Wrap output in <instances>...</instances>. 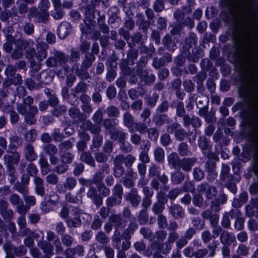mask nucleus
<instances>
[{
	"instance_id": "62",
	"label": "nucleus",
	"mask_w": 258,
	"mask_h": 258,
	"mask_svg": "<svg viewBox=\"0 0 258 258\" xmlns=\"http://www.w3.org/2000/svg\"><path fill=\"white\" fill-rule=\"evenodd\" d=\"M154 10L156 12H160L163 11L164 9V4L162 0H157L154 6Z\"/></svg>"
},
{
	"instance_id": "3",
	"label": "nucleus",
	"mask_w": 258,
	"mask_h": 258,
	"mask_svg": "<svg viewBox=\"0 0 258 258\" xmlns=\"http://www.w3.org/2000/svg\"><path fill=\"white\" fill-rule=\"evenodd\" d=\"M198 144L205 156H207L210 159L215 158L216 155L211 152V147L209 146L208 141L205 137H200L198 140Z\"/></svg>"
},
{
	"instance_id": "33",
	"label": "nucleus",
	"mask_w": 258,
	"mask_h": 258,
	"mask_svg": "<svg viewBox=\"0 0 258 258\" xmlns=\"http://www.w3.org/2000/svg\"><path fill=\"white\" fill-rule=\"evenodd\" d=\"M108 116L110 117H117L119 115V112L116 107L111 105L107 108L106 110Z\"/></svg>"
},
{
	"instance_id": "64",
	"label": "nucleus",
	"mask_w": 258,
	"mask_h": 258,
	"mask_svg": "<svg viewBox=\"0 0 258 258\" xmlns=\"http://www.w3.org/2000/svg\"><path fill=\"white\" fill-rule=\"evenodd\" d=\"M86 90V84L84 83H80L75 88V94L76 95L77 94L80 93H83Z\"/></svg>"
},
{
	"instance_id": "24",
	"label": "nucleus",
	"mask_w": 258,
	"mask_h": 258,
	"mask_svg": "<svg viewBox=\"0 0 258 258\" xmlns=\"http://www.w3.org/2000/svg\"><path fill=\"white\" fill-rule=\"evenodd\" d=\"M54 57L56 59L57 63L58 62L60 65L65 64L69 61V58L67 55L60 51H56L54 53Z\"/></svg>"
},
{
	"instance_id": "11",
	"label": "nucleus",
	"mask_w": 258,
	"mask_h": 258,
	"mask_svg": "<svg viewBox=\"0 0 258 258\" xmlns=\"http://www.w3.org/2000/svg\"><path fill=\"white\" fill-rule=\"evenodd\" d=\"M48 16V12H42L40 13L38 12V10L35 8H31L30 10L29 17H35L39 22L46 21Z\"/></svg>"
},
{
	"instance_id": "50",
	"label": "nucleus",
	"mask_w": 258,
	"mask_h": 258,
	"mask_svg": "<svg viewBox=\"0 0 258 258\" xmlns=\"http://www.w3.org/2000/svg\"><path fill=\"white\" fill-rule=\"evenodd\" d=\"M193 174L194 178L196 180H201L204 177V173L203 171L198 168H196L194 169Z\"/></svg>"
},
{
	"instance_id": "13",
	"label": "nucleus",
	"mask_w": 258,
	"mask_h": 258,
	"mask_svg": "<svg viewBox=\"0 0 258 258\" xmlns=\"http://www.w3.org/2000/svg\"><path fill=\"white\" fill-rule=\"evenodd\" d=\"M70 30V25L67 22L62 23L58 27L57 34L59 38L64 39L69 35Z\"/></svg>"
},
{
	"instance_id": "26",
	"label": "nucleus",
	"mask_w": 258,
	"mask_h": 258,
	"mask_svg": "<svg viewBox=\"0 0 258 258\" xmlns=\"http://www.w3.org/2000/svg\"><path fill=\"white\" fill-rule=\"evenodd\" d=\"M43 150L45 153L49 156L51 155H55L58 152L57 147L51 144H48L44 146Z\"/></svg>"
},
{
	"instance_id": "30",
	"label": "nucleus",
	"mask_w": 258,
	"mask_h": 258,
	"mask_svg": "<svg viewBox=\"0 0 258 258\" xmlns=\"http://www.w3.org/2000/svg\"><path fill=\"white\" fill-rule=\"evenodd\" d=\"M80 158L82 161L91 166H93L95 165V162L93 158L90 154L87 152L83 153L81 155Z\"/></svg>"
},
{
	"instance_id": "59",
	"label": "nucleus",
	"mask_w": 258,
	"mask_h": 258,
	"mask_svg": "<svg viewBox=\"0 0 258 258\" xmlns=\"http://www.w3.org/2000/svg\"><path fill=\"white\" fill-rule=\"evenodd\" d=\"M181 192V190L179 188H175L171 190L168 192V198L171 200H175L177 197Z\"/></svg>"
},
{
	"instance_id": "1",
	"label": "nucleus",
	"mask_w": 258,
	"mask_h": 258,
	"mask_svg": "<svg viewBox=\"0 0 258 258\" xmlns=\"http://www.w3.org/2000/svg\"><path fill=\"white\" fill-rule=\"evenodd\" d=\"M241 1L243 5L241 17L246 27V34L248 40L258 50V39L255 38L254 31L256 15L252 10V0H241Z\"/></svg>"
},
{
	"instance_id": "23",
	"label": "nucleus",
	"mask_w": 258,
	"mask_h": 258,
	"mask_svg": "<svg viewBox=\"0 0 258 258\" xmlns=\"http://www.w3.org/2000/svg\"><path fill=\"white\" fill-rule=\"evenodd\" d=\"M154 121L157 125L161 126L164 123H167L170 122V118L165 114L157 115L154 117Z\"/></svg>"
},
{
	"instance_id": "49",
	"label": "nucleus",
	"mask_w": 258,
	"mask_h": 258,
	"mask_svg": "<svg viewBox=\"0 0 258 258\" xmlns=\"http://www.w3.org/2000/svg\"><path fill=\"white\" fill-rule=\"evenodd\" d=\"M46 180L49 184L55 185L58 181V178L55 174L51 173L46 176Z\"/></svg>"
},
{
	"instance_id": "52",
	"label": "nucleus",
	"mask_w": 258,
	"mask_h": 258,
	"mask_svg": "<svg viewBox=\"0 0 258 258\" xmlns=\"http://www.w3.org/2000/svg\"><path fill=\"white\" fill-rule=\"evenodd\" d=\"M27 171L31 176H34V177L36 176L38 172L35 165L33 163L28 164L27 167Z\"/></svg>"
},
{
	"instance_id": "4",
	"label": "nucleus",
	"mask_w": 258,
	"mask_h": 258,
	"mask_svg": "<svg viewBox=\"0 0 258 258\" xmlns=\"http://www.w3.org/2000/svg\"><path fill=\"white\" fill-rule=\"evenodd\" d=\"M48 48L47 44L45 42L38 43L36 47V52L34 49L32 50L33 54H34L37 59L41 61L47 56L46 50Z\"/></svg>"
},
{
	"instance_id": "45",
	"label": "nucleus",
	"mask_w": 258,
	"mask_h": 258,
	"mask_svg": "<svg viewBox=\"0 0 258 258\" xmlns=\"http://www.w3.org/2000/svg\"><path fill=\"white\" fill-rule=\"evenodd\" d=\"M148 137L151 140L156 141L159 137V133L157 129L151 128L148 129Z\"/></svg>"
},
{
	"instance_id": "2",
	"label": "nucleus",
	"mask_w": 258,
	"mask_h": 258,
	"mask_svg": "<svg viewBox=\"0 0 258 258\" xmlns=\"http://www.w3.org/2000/svg\"><path fill=\"white\" fill-rule=\"evenodd\" d=\"M247 88L250 92L255 96L258 100V69L251 74Z\"/></svg>"
},
{
	"instance_id": "17",
	"label": "nucleus",
	"mask_w": 258,
	"mask_h": 258,
	"mask_svg": "<svg viewBox=\"0 0 258 258\" xmlns=\"http://www.w3.org/2000/svg\"><path fill=\"white\" fill-rule=\"evenodd\" d=\"M169 212L175 219L182 218L184 215V212L182 207L179 205H174L169 207Z\"/></svg>"
},
{
	"instance_id": "37",
	"label": "nucleus",
	"mask_w": 258,
	"mask_h": 258,
	"mask_svg": "<svg viewBox=\"0 0 258 258\" xmlns=\"http://www.w3.org/2000/svg\"><path fill=\"white\" fill-rule=\"evenodd\" d=\"M8 108H9V112H10V118H11V121L12 123H17L19 120V115L17 114V113L13 110V108L11 105H9L8 106Z\"/></svg>"
},
{
	"instance_id": "6",
	"label": "nucleus",
	"mask_w": 258,
	"mask_h": 258,
	"mask_svg": "<svg viewBox=\"0 0 258 258\" xmlns=\"http://www.w3.org/2000/svg\"><path fill=\"white\" fill-rule=\"evenodd\" d=\"M15 49L12 52V57L14 59H18L23 54V50L26 48L27 43L22 40H18L14 44Z\"/></svg>"
},
{
	"instance_id": "21",
	"label": "nucleus",
	"mask_w": 258,
	"mask_h": 258,
	"mask_svg": "<svg viewBox=\"0 0 258 258\" xmlns=\"http://www.w3.org/2000/svg\"><path fill=\"white\" fill-rule=\"evenodd\" d=\"M109 134L112 139L114 140H118L120 142H122L126 138V135L124 133L115 128L111 130Z\"/></svg>"
},
{
	"instance_id": "35",
	"label": "nucleus",
	"mask_w": 258,
	"mask_h": 258,
	"mask_svg": "<svg viewBox=\"0 0 258 258\" xmlns=\"http://www.w3.org/2000/svg\"><path fill=\"white\" fill-rule=\"evenodd\" d=\"M77 181L73 177H68L67 178L66 182L64 183V187L69 190H71L76 185Z\"/></svg>"
},
{
	"instance_id": "32",
	"label": "nucleus",
	"mask_w": 258,
	"mask_h": 258,
	"mask_svg": "<svg viewBox=\"0 0 258 258\" xmlns=\"http://www.w3.org/2000/svg\"><path fill=\"white\" fill-rule=\"evenodd\" d=\"M137 226L136 224L130 225L123 233V236L124 238L125 239H130L131 237L132 234L133 233L134 231L137 229Z\"/></svg>"
},
{
	"instance_id": "19",
	"label": "nucleus",
	"mask_w": 258,
	"mask_h": 258,
	"mask_svg": "<svg viewBox=\"0 0 258 258\" xmlns=\"http://www.w3.org/2000/svg\"><path fill=\"white\" fill-rule=\"evenodd\" d=\"M168 165L172 168H176L179 165L180 160L178 154L175 152L170 153L167 156Z\"/></svg>"
},
{
	"instance_id": "18",
	"label": "nucleus",
	"mask_w": 258,
	"mask_h": 258,
	"mask_svg": "<svg viewBox=\"0 0 258 258\" xmlns=\"http://www.w3.org/2000/svg\"><path fill=\"white\" fill-rule=\"evenodd\" d=\"M179 237L178 234L175 231H172L169 233L167 243H165L167 245L166 249L164 250L163 252L166 253L169 252L171 249L170 244L173 243L175 240H176Z\"/></svg>"
},
{
	"instance_id": "12",
	"label": "nucleus",
	"mask_w": 258,
	"mask_h": 258,
	"mask_svg": "<svg viewBox=\"0 0 258 258\" xmlns=\"http://www.w3.org/2000/svg\"><path fill=\"white\" fill-rule=\"evenodd\" d=\"M38 113L36 106H30L29 112L25 114V120L29 124H33L36 122V119L35 115Z\"/></svg>"
},
{
	"instance_id": "44",
	"label": "nucleus",
	"mask_w": 258,
	"mask_h": 258,
	"mask_svg": "<svg viewBox=\"0 0 258 258\" xmlns=\"http://www.w3.org/2000/svg\"><path fill=\"white\" fill-rule=\"evenodd\" d=\"M61 240L64 245L69 246L72 244L74 239L70 235L66 234L62 236Z\"/></svg>"
},
{
	"instance_id": "46",
	"label": "nucleus",
	"mask_w": 258,
	"mask_h": 258,
	"mask_svg": "<svg viewBox=\"0 0 258 258\" xmlns=\"http://www.w3.org/2000/svg\"><path fill=\"white\" fill-rule=\"evenodd\" d=\"M37 133L35 130H31L25 134V139L28 142H33L35 140Z\"/></svg>"
},
{
	"instance_id": "10",
	"label": "nucleus",
	"mask_w": 258,
	"mask_h": 258,
	"mask_svg": "<svg viewBox=\"0 0 258 258\" xmlns=\"http://www.w3.org/2000/svg\"><path fill=\"white\" fill-rule=\"evenodd\" d=\"M35 185L34 190L36 194L42 197L45 194V187L44 181L39 177L35 176L33 179Z\"/></svg>"
},
{
	"instance_id": "63",
	"label": "nucleus",
	"mask_w": 258,
	"mask_h": 258,
	"mask_svg": "<svg viewBox=\"0 0 258 258\" xmlns=\"http://www.w3.org/2000/svg\"><path fill=\"white\" fill-rule=\"evenodd\" d=\"M160 142L163 146L165 147L168 146L171 142L170 136L167 134L163 135L161 137Z\"/></svg>"
},
{
	"instance_id": "5",
	"label": "nucleus",
	"mask_w": 258,
	"mask_h": 258,
	"mask_svg": "<svg viewBox=\"0 0 258 258\" xmlns=\"http://www.w3.org/2000/svg\"><path fill=\"white\" fill-rule=\"evenodd\" d=\"M197 189L200 192H206V196L209 199H213L217 194V191L215 187L210 186L206 183H202L199 185Z\"/></svg>"
},
{
	"instance_id": "7",
	"label": "nucleus",
	"mask_w": 258,
	"mask_h": 258,
	"mask_svg": "<svg viewBox=\"0 0 258 258\" xmlns=\"http://www.w3.org/2000/svg\"><path fill=\"white\" fill-rule=\"evenodd\" d=\"M125 199L130 201L133 206L137 207L141 201V197L138 195L137 189L133 188L130 192L126 194Z\"/></svg>"
},
{
	"instance_id": "43",
	"label": "nucleus",
	"mask_w": 258,
	"mask_h": 258,
	"mask_svg": "<svg viewBox=\"0 0 258 258\" xmlns=\"http://www.w3.org/2000/svg\"><path fill=\"white\" fill-rule=\"evenodd\" d=\"M178 151L181 156H187L189 152L187 145L185 143H180Z\"/></svg>"
},
{
	"instance_id": "58",
	"label": "nucleus",
	"mask_w": 258,
	"mask_h": 258,
	"mask_svg": "<svg viewBox=\"0 0 258 258\" xmlns=\"http://www.w3.org/2000/svg\"><path fill=\"white\" fill-rule=\"evenodd\" d=\"M175 137L178 141H182L184 139L186 135V132L184 130L180 128L178 131L175 132Z\"/></svg>"
},
{
	"instance_id": "57",
	"label": "nucleus",
	"mask_w": 258,
	"mask_h": 258,
	"mask_svg": "<svg viewBox=\"0 0 258 258\" xmlns=\"http://www.w3.org/2000/svg\"><path fill=\"white\" fill-rule=\"evenodd\" d=\"M97 240L101 243H106L108 241L107 236L103 232H98L96 236Z\"/></svg>"
},
{
	"instance_id": "48",
	"label": "nucleus",
	"mask_w": 258,
	"mask_h": 258,
	"mask_svg": "<svg viewBox=\"0 0 258 258\" xmlns=\"http://www.w3.org/2000/svg\"><path fill=\"white\" fill-rule=\"evenodd\" d=\"M104 175L103 173L101 172H97L95 173V174L93 176L92 179V183L94 184L98 183V185H99L100 183H101L100 182L102 181Z\"/></svg>"
},
{
	"instance_id": "47",
	"label": "nucleus",
	"mask_w": 258,
	"mask_h": 258,
	"mask_svg": "<svg viewBox=\"0 0 258 258\" xmlns=\"http://www.w3.org/2000/svg\"><path fill=\"white\" fill-rule=\"evenodd\" d=\"M72 146V143L70 141H66L60 143L58 147L60 152H63L71 149Z\"/></svg>"
},
{
	"instance_id": "41",
	"label": "nucleus",
	"mask_w": 258,
	"mask_h": 258,
	"mask_svg": "<svg viewBox=\"0 0 258 258\" xmlns=\"http://www.w3.org/2000/svg\"><path fill=\"white\" fill-rule=\"evenodd\" d=\"M148 220L147 212L145 210H142L139 215L138 220L140 224H145Z\"/></svg>"
},
{
	"instance_id": "61",
	"label": "nucleus",
	"mask_w": 258,
	"mask_h": 258,
	"mask_svg": "<svg viewBox=\"0 0 258 258\" xmlns=\"http://www.w3.org/2000/svg\"><path fill=\"white\" fill-rule=\"evenodd\" d=\"M51 16L55 19L59 20L62 18L63 13L61 9H54V11L51 12Z\"/></svg>"
},
{
	"instance_id": "28",
	"label": "nucleus",
	"mask_w": 258,
	"mask_h": 258,
	"mask_svg": "<svg viewBox=\"0 0 258 258\" xmlns=\"http://www.w3.org/2000/svg\"><path fill=\"white\" fill-rule=\"evenodd\" d=\"M66 222L69 227H78L81 224V220L78 217L75 218L69 217L66 220Z\"/></svg>"
},
{
	"instance_id": "56",
	"label": "nucleus",
	"mask_w": 258,
	"mask_h": 258,
	"mask_svg": "<svg viewBox=\"0 0 258 258\" xmlns=\"http://www.w3.org/2000/svg\"><path fill=\"white\" fill-rule=\"evenodd\" d=\"M157 202L163 205H165L167 202V198L164 192L160 191L156 195Z\"/></svg>"
},
{
	"instance_id": "36",
	"label": "nucleus",
	"mask_w": 258,
	"mask_h": 258,
	"mask_svg": "<svg viewBox=\"0 0 258 258\" xmlns=\"http://www.w3.org/2000/svg\"><path fill=\"white\" fill-rule=\"evenodd\" d=\"M109 220L114 223L115 227H119L123 223V220L120 215H112L109 218Z\"/></svg>"
},
{
	"instance_id": "16",
	"label": "nucleus",
	"mask_w": 258,
	"mask_h": 258,
	"mask_svg": "<svg viewBox=\"0 0 258 258\" xmlns=\"http://www.w3.org/2000/svg\"><path fill=\"white\" fill-rule=\"evenodd\" d=\"M154 160L155 162L162 163L165 159V152L163 149L159 146L156 147L153 152Z\"/></svg>"
},
{
	"instance_id": "34",
	"label": "nucleus",
	"mask_w": 258,
	"mask_h": 258,
	"mask_svg": "<svg viewBox=\"0 0 258 258\" xmlns=\"http://www.w3.org/2000/svg\"><path fill=\"white\" fill-rule=\"evenodd\" d=\"M165 205L158 202L155 203L152 207L153 212L155 214H158L163 212L165 209Z\"/></svg>"
},
{
	"instance_id": "55",
	"label": "nucleus",
	"mask_w": 258,
	"mask_h": 258,
	"mask_svg": "<svg viewBox=\"0 0 258 258\" xmlns=\"http://www.w3.org/2000/svg\"><path fill=\"white\" fill-rule=\"evenodd\" d=\"M9 200L11 203L13 205H18L20 204L21 202L20 197L16 194H13L9 198Z\"/></svg>"
},
{
	"instance_id": "53",
	"label": "nucleus",
	"mask_w": 258,
	"mask_h": 258,
	"mask_svg": "<svg viewBox=\"0 0 258 258\" xmlns=\"http://www.w3.org/2000/svg\"><path fill=\"white\" fill-rule=\"evenodd\" d=\"M103 137L99 135L94 136L93 141V145L95 148H98L102 145Z\"/></svg>"
},
{
	"instance_id": "40",
	"label": "nucleus",
	"mask_w": 258,
	"mask_h": 258,
	"mask_svg": "<svg viewBox=\"0 0 258 258\" xmlns=\"http://www.w3.org/2000/svg\"><path fill=\"white\" fill-rule=\"evenodd\" d=\"M112 193L113 196H116L122 199L123 195V187L120 184H116L112 189Z\"/></svg>"
},
{
	"instance_id": "9",
	"label": "nucleus",
	"mask_w": 258,
	"mask_h": 258,
	"mask_svg": "<svg viewBox=\"0 0 258 258\" xmlns=\"http://www.w3.org/2000/svg\"><path fill=\"white\" fill-rule=\"evenodd\" d=\"M196 162V159L194 158H184L179 162L178 166L183 171L188 172L191 170L192 167Z\"/></svg>"
},
{
	"instance_id": "60",
	"label": "nucleus",
	"mask_w": 258,
	"mask_h": 258,
	"mask_svg": "<svg viewBox=\"0 0 258 258\" xmlns=\"http://www.w3.org/2000/svg\"><path fill=\"white\" fill-rule=\"evenodd\" d=\"M28 209L29 208L25 206L23 202L17 205V211L21 216L24 215L27 212Z\"/></svg>"
},
{
	"instance_id": "54",
	"label": "nucleus",
	"mask_w": 258,
	"mask_h": 258,
	"mask_svg": "<svg viewBox=\"0 0 258 258\" xmlns=\"http://www.w3.org/2000/svg\"><path fill=\"white\" fill-rule=\"evenodd\" d=\"M185 110L183 102H179L176 106V114L178 116L182 117L185 115Z\"/></svg>"
},
{
	"instance_id": "8",
	"label": "nucleus",
	"mask_w": 258,
	"mask_h": 258,
	"mask_svg": "<svg viewBox=\"0 0 258 258\" xmlns=\"http://www.w3.org/2000/svg\"><path fill=\"white\" fill-rule=\"evenodd\" d=\"M167 235V233L164 230H159L156 232L155 236L158 239L157 241H154L151 245V248L153 250H160L161 246L163 245L159 243L160 242H162L165 238Z\"/></svg>"
},
{
	"instance_id": "22",
	"label": "nucleus",
	"mask_w": 258,
	"mask_h": 258,
	"mask_svg": "<svg viewBox=\"0 0 258 258\" xmlns=\"http://www.w3.org/2000/svg\"><path fill=\"white\" fill-rule=\"evenodd\" d=\"M235 240L234 235L227 231H223L221 235V241L224 244H231Z\"/></svg>"
},
{
	"instance_id": "25",
	"label": "nucleus",
	"mask_w": 258,
	"mask_h": 258,
	"mask_svg": "<svg viewBox=\"0 0 258 258\" xmlns=\"http://www.w3.org/2000/svg\"><path fill=\"white\" fill-rule=\"evenodd\" d=\"M39 163L41 168V173L43 175H45L50 171L49 164L47 159L44 157H41L39 160Z\"/></svg>"
},
{
	"instance_id": "51",
	"label": "nucleus",
	"mask_w": 258,
	"mask_h": 258,
	"mask_svg": "<svg viewBox=\"0 0 258 258\" xmlns=\"http://www.w3.org/2000/svg\"><path fill=\"white\" fill-rule=\"evenodd\" d=\"M50 6V3L48 0H41L38 7L42 12H48L47 10Z\"/></svg>"
},
{
	"instance_id": "20",
	"label": "nucleus",
	"mask_w": 258,
	"mask_h": 258,
	"mask_svg": "<svg viewBox=\"0 0 258 258\" xmlns=\"http://www.w3.org/2000/svg\"><path fill=\"white\" fill-rule=\"evenodd\" d=\"M6 163L7 164L8 168L13 167L12 164L17 163L20 159V156L18 153H15L13 155H6L4 156Z\"/></svg>"
},
{
	"instance_id": "38",
	"label": "nucleus",
	"mask_w": 258,
	"mask_h": 258,
	"mask_svg": "<svg viewBox=\"0 0 258 258\" xmlns=\"http://www.w3.org/2000/svg\"><path fill=\"white\" fill-rule=\"evenodd\" d=\"M14 188L24 195L27 194L29 191L28 188L26 186L19 182H17L14 185Z\"/></svg>"
},
{
	"instance_id": "29",
	"label": "nucleus",
	"mask_w": 258,
	"mask_h": 258,
	"mask_svg": "<svg viewBox=\"0 0 258 258\" xmlns=\"http://www.w3.org/2000/svg\"><path fill=\"white\" fill-rule=\"evenodd\" d=\"M122 199L116 196H112L108 198L106 203L108 207H113L115 205H119L121 202Z\"/></svg>"
},
{
	"instance_id": "31",
	"label": "nucleus",
	"mask_w": 258,
	"mask_h": 258,
	"mask_svg": "<svg viewBox=\"0 0 258 258\" xmlns=\"http://www.w3.org/2000/svg\"><path fill=\"white\" fill-rule=\"evenodd\" d=\"M69 114L70 116L76 120H81L82 119V115L80 114V110L75 107L71 108L69 110Z\"/></svg>"
},
{
	"instance_id": "42",
	"label": "nucleus",
	"mask_w": 258,
	"mask_h": 258,
	"mask_svg": "<svg viewBox=\"0 0 258 258\" xmlns=\"http://www.w3.org/2000/svg\"><path fill=\"white\" fill-rule=\"evenodd\" d=\"M134 127L136 131L143 134L147 132L148 129V127L146 125L145 123L142 122L135 123Z\"/></svg>"
},
{
	"instance_id": "15",
	"label": "nucleus",
	"mask_w": 258,
	"mask_h": 258,
	"mask_svg": "<svg viewBox=\"0 0 258 258\" xmlns=\"http://www.w3.org/2000/svg\"><path fill=\"white\" fill-rule=\"evenodd\" d=\"M123 123L125 126L128 128L129 131L131 133L135 131L133 128L134 125V117L129 112H126L123 114Z\"/></svg>"
},
{
	"instance_id": "14",
	"label": "nucleus",
	"mask_w": 258,
	"mask_h": 258,
	"mask_svg": "<svg viewBox=\"0 0 258 258\" xmlns=\"http://www.w3.org/2000/svg\"><path fill=\"white\" fill-rule=\"evenodd\" d=\"M25 155L27 160L30 161L35 160L37 155L34 151V147L30 144H27L25 147Z\"/></svg>"
},
{
	"instance_id": "39",
	"label": "nucleus",
	"mask_w": 258,
	"mask_h": 258,
	"mask_svg": "<svg viewBox=\"0 0 258 258\" xmlns=\"http://www.w3.org/2000/svg\"><path fill=\"white\" fill-rule=\"evenodd\" d=\"M113 239V245L117 249H119L120 247L121 236L118 231H115Z\"/></svg>"
},
{
	"instance_id": "27",
	"label": "nucleus",
	"mask_w": 258,
	"mask_h": 258,
	"mask_svg": "<svg viewBox=\"0 0 258 258\" xmlns=\"http://www.w3.org/2000/svg\"><path fill=\"white\" fill-rule=\"evenodd\" d=\"M171 179L174 184H180L184 179V174L181 171H176L172 174Z\"/></svg>"
}]
</instances>
